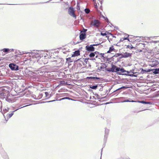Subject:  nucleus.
<instances>
[{
	"label": "nucleus",
	"mask_w": 159,
	"mask_h": 159,
	"mask_svg": "<svg viewBox=\"0 0 159 159\" xmlns=\"http://www.w3.org/2000/svg\"><path fill=\"white\" fill-rule=\"evenodd\" d=\"M138 70V72H135V70H130L129 71H127L126 70H107V71L113 72H116L117 74L122 75H125L133 77H140L139 75L141 74H146L148 72H150L152 70Z\"/></svg>",
	"instance_id": "1"
},
{
	"label": "nucleus",
	"mask_w": 159,
	"mask_h": 159,
	"mask_svg": "<svg viewBox=\"0 0 159 159\" xmlns=\"http://www.w3.org/2000/svg\"><path fill=\"white\" fill-rule=\"evenodd\" d=\"M100 71H98L96 70L95 71V70L91 72V73H89V75L91 76L89 77H87L86 79L88 81H90L91 83H97L99 82L100 81H102V79L101 77H98V76L100 75V72L101 71H105L106 73V71L108 72V71H107V70H99ZM109 72H112L111 71Z\"/></svg>",
	"instance_id": "2"
},
{
	"label": "nucleus",
	"mask_w": 159,
	"mask_h": 159,
	"mask_svg": "<svg viewBox=\"0 0 159 159\" xmlns=\"http://www.w3.org/2000/svg\"><path fill=\"white\" fill-rule=\"evenodd\" d=\"M100 24L99 20L93 19L91 21L90 25L94 27L98 28L100 26Z\"/></svg>",
	"instance_id": "3"
},
{
	"label": "nucleus",
	"mask_w": 159,
	"mask_h": 159,
	"mask_svg": "<svg viewBox=\"0 0 159 159\" xmlns=\"http://www.w3.org/2000/svg\"><path fill=\"white\" fill-rule=\"evenodd\" d=\"M62 63L61 62H59V61L57 60L52 61L51 64V66L52 67H58L61 66Z\"/></svg>",
	"instance_id": "4"
},
{
	"label": "nucleus",
	"mask_w": 159,
	"mask_h": 159,
	"mask_svg": "<svg viewBox=\"0 0 159 159\" xmlns=\"http://www.w3.org/2000/svg\"><path fill=\"white\" fill-rule=\"evenodd\" d=\"M68 12L69 14L71 16L76 18V16L75 13V10L74 8L71 7H70L68 9Z\"/></svg>",
	"instance_id": "5"
},
{
	"label": "nucleus",
	"mask_w": 159,
	"mask_h": 159,
	"mask_svg": "<svg viewBox=\"0 0 159 159\" xmlns=\"http://www.w3.org/2000/svg\"><path fill=\"white\" fill-rule=\"evenodd\" d=\"M127 87H125V86H123L119 88L116 90L114 91L112 93V95H114L116 94H118L121 91V89L123 88H126Z\"/></svg>",
	"instance_id": "6"
},
{
	"label": "nucleus",
	"mask_w": 159,
	"mask_h": 159,
	"mask_svg": "<svg viewBox=\"0 0 159 159\" xmlns=\"http://www.w3.org/2000/svg\"><path fill=\"white\" fill-rule=\"evenodd\" d=\"M14 112H12V113L10 114H7L5 115L3 114V116L5 118V120L6 121H7L9 118H10L14 114Z\"/></svg>",
	"instance_id": "7"
},
{
	"label": "nucleus",
	"mask_w": 159,
	"mask_h": 159,
	"mask_svg": "<svg viewBox=\"0 0 159 159\" xmlns=\"http://www.w3.org/2000/svg\"><path fill=\"white\" fill-rule=\"evenodd\" d=\"M109 130L107 129L106 128L105 129V135L104 137V142L105 143L107 141V136L108 134H109Z\"/></svg>",
	"instance_id": "8"
},
{
	"label": "nucleus",
	"mask_w": 159,
	"mask_h": 159,
	"mask_svg": "<svg viewBox=\"0 0 159 159\" xmlns=\"http://www.w3.org/2000/svg\"><path fill=\"white\" fill-rule=\"evenodd\" d=\"M9 66L11 70H19L18 66L15 64L10 63Z\"/></svg>",
	"instance_id": "9"
},
{
	"label": "nucleus",
	"mask_w": 159,
	"mask_h": 159,
	"mask_svg": "<svg viewBox=\"0 0 159 159\" xmlns=\"http://www.w3.org/2000/svg\"><path fill=\"white\" fill-rule=\"evenodd\" d=\"M86 49L89 51H93L95 50V48L93 45H91L90 46H87L86 47Z\"/></svg>",
	"instance_id": "10"
},
{
	"label": "nucleus",
	"mask_w": 159,
	"mask_h": 159,
	"mask_svg": "<svg viewBox=\"0 0 159 159\" xmlns=\"http://www.w3.org/2000/svg\"><path fill=\"white\" fill-rule=\"evenodd\" d=\"M131 53H130L128 52H125L123 54H121L120 55H121L122 57L124 58H126L129 57H130L131 56Z\"/></svg>",
	"instance_id": "11"
},
{
	"label": "nucleus",
	"mask_w": 159,
	"mask_h": 159,
	"mask_svg": "<svg viewBox=\"0 0 159 159\" xmlns=\"http://www.w3.org/2000/svg\"><path fill=\"white\" fill-rule=\"evenodd\" d=\"M99 67L102 69L105 68L106 70H109L107 68L106 65L105 63H102L99 65Z\"/></svg>",
	"instance_id": "12"
},
{
	"label": "nucleus",
	"mask_w": 159,
	"mask_h": 159,
	"mask_svg": "<svg viewBox=\"0 0 159 159\" xmlns=\"http://www.w3.org/2000/svg\"><path fill=\"white\" fill-rule=\"evenodd\" d=\"M137 102L142 103L144 104H150L151 105L152 104V103L151 102H147L145 101L144 100L142 101H136Z\"/></svg>",
	"instance_id": "13"
},
{
	"label": "nucleus",
	"mask_w": 159,
	"mask_h": 159,
	"mask_svg": "<svg viewBox=\"0 0 159 159\" xmlns=\"http://www.w3.org/2000/svg\"><path fill=\"white\" fill-rule=\"evenodd\" d=\"M24 71L26 75H28L29 76H31V75L34 73L31 70H25Z\"/></svg>",
	"instance_id": "14"
},
{
	"label": "nucleus",
	"mask_w": 159,
	"mask_h": 159,
	"mask_svg": "<svg viewBox=\"0 0 159 159\" xmlns=\"http://www.w3.org/2000/svg\"><path fill=\"white\" fill-rule=\"evenodd\" d=\"M129 35L128 34H127L126 37H124L123 38H121L120 39L119 42H123L125 40H128V41H129Z\"/></svg>",
	"instance_id": "15"
},
{
	"label": "nucleus",
	"mask_w": 159,
	"mask_h": 159,
	"mask_svg": "<svg viewBox=\"0 0 159 159\" xmlns=\"http://www.w3.org/2000/svg\"><path fill=\"white\" fill-rule=\"evenodd\" d=\"M80 51L79 50L75 51L74 52V54L72 55V57H74L75 56H78L80 55Z\"/></svg>",
	"instance_id": "16"
},
{
	"label": "nucleus",
	"mask_w": 159,
	"mask_h": 159,
	"mask_svg": "<svg viewBox=\"0 0 159 159\" xmlns=\"http://www.w3.org/2000/svg\"><path fill=\"white\" fill-rule=\"evenodd\" d=\"M86 34L85 33H82L80 34V40H83L86 38Z\"/></svg>",
	"instance_id": "17"
},
{
	"label": "nucleus",
	"mask_w": 159,
	"mask_h": 159,
	"mask_svg": "<svg viewBox=\"0 0 159 159\" xmlns=\"http://www.w3.org/2000/svg\"><path fill=\"white\" fill-rule=\"evenodd\" d=\"M89 86L90 88L94 90L96 89L98 87V85H96V84H95L94 85H89Z\"/></svg>",
	"instance_id": "18"
},
{
	"label": "nucleus",
	"mask_w": 159,
	"mask_h": 159,
	"mask_svg": "<svg viewBox=\"0 0 159 159\" xmlns=\"http://www.w3.org/2000/svg\"><path fill=\"white\" fill-rule=\"evenodd\" d=\"M122 102H137V101H134L133 100H132L131 99H125V100H124L123 101H121Z\"/></svg>",
	"instance_id": "19"
},
{
	"label": "nucleus",
	"mask_w": 159,
	"mask_h": 159,
	"mask_svg": "<svg viewBox=\"0 0 159 159\" xmlns=\"http://www.w3.org/2000/svg\"><path fill=\"white\" fill-rule=\"evenodd\" d=\"M109 70H124L123 69H120V68H117L116 66L113 65H111V68Z\"/></svg>",
	"instance_id": "20"
},
{
	"label": "nucleus",
	"mask_w": 159,
	"mask_h": 159,
	"mask_svg": "<svg viewBox=\"0 0 159 159\" xmlns=\"http://www.w3.org/2000/svg\"><path fill=\"white\" fill-rule=\"evenodd\" d=\"M115 50L114 46H112L110 48L109 50L107 51V53H110L111 52L114 51Z\"/></svg>",
	"instance_id": "21"
},
{
	"label": "nucleus",
	"mask_w": 159,
	"mask_h": 159,
	"mask_svg": "<svg viewBox=\"0 0 159 159\" xmlns=\"http://www.w3.org/2000/svg\"><path fill=\"white\" fill-rule=\"evenodd\" d=\"M97 53H98V52H95L94 53L93 52L89 54V56L90 57H91V58L95 56V54L96 55L97 54Z\"/></svg>",
	"instance_id": "22"
},
{
	"label": "nucleus",
	"mask_w": 159,
	"mask_h": 159,
	"mask_svg": "<svg viewBox=\"0 0 159 159\" xmlns=\"http://www.w3.org/2000/svg\"><path fill=\"white\" fill-rule=\"evenodd\" d=\"M2 51L4 52H10V49L9 48H4L2 50Z\"/></svg>",
	"instance_id": "23"
},
{
	"label": "nucleus",
	"mask_w": 159,
	"mask_h": 159,
	"mask_svg": "<svg viewBox=\"0 0 159 159\" xmlns=\"http://www.w3.org/2000/svg\"><path fill=\"white\" fill-rule=\"evenodd\" d=\"M28 105H25V106H23V107H21V106H19V107H18V108H17V109H16L14 111H12V112H15V111H17V110H18L19 109H20V108H23V107H27V106H28Z\"/></svg>",
	"instance_id": "24"
},
{
	"label": "nucleus",
	"mask_w": 159,
	"mask_h": 159,
	"mask_svg": "<svg viewBox=\"0 0 159 159\" xmlns=\"http://www.w3.org/2000/svg\"><path fill=\"white\" fill-rule=\"evenodd\" d=\"M153 70V71L152 72H153L154 75L159 74V70H152V71Z\"/></svg>",
	"instance_id": "25"
},
{
	"label": "nucleus",
	"mask_w": 159,
	"mask_h": 159,
	"mask_svg": "<svg viewBox=\"0 0 159 159\" xmlns=\"http://www.w3.org/2000/svg\"><path fill=\"white\" fill-rule=\"evenodd\" d=\"M134 47H133V46L132 45V44H130V45H126V48H129V49H132L133 48H134Z\"/></svg>",
	"instance_id": "26"
},
{
	"label": "nucleus",
	"mask_w": 159,
	"mask_h": 159,
	"mask_svg": "<svg viewBox=\"0 0 159 159\" xmlns=\"http://www.w3.org/2000/svg\"><path fill=\"white\" fill-rule=\"evenodd\" d=\"M69 99V100H72L71 98H69V97H64V98H63L59 100L60 101V100H64V99Z\"/></svg>",
	"instance_id": "27"
},
{
	"label": "nucleus",
	"mask_w": 159,
	"mask_h": 159,
	"mask_svg": "<svg viewBox=\"0 0 159 159\" xmlns=\"http://www.w3.org/2000/svg\"><path fill=\"white\" fill-rule=\"evenodd\" d=\"M108 33V32H106L105 33H103V32H102L101 33V34L102 36H106L107 34Z\"/></svg>",
	"instance_id": "28"
},
{
	"label": "nucleus",
	"mask_w": 159,
	"mask_h": 159,
	"mask_svg": "<svg viewBox=\"0 0 159 159\" xmlns=\"http://www.w3.org/2000/svg\"><path fill=\"white\" fill-rule=\"evenodd\" d=\"M84 11H85V13L87 14L89 13L90 11V10L88 8L85 9Z\"/></svg>",
	"instance_id": "29"
},
{
	"label": "nucleus",
	"mask_w": 159,
	"mask_h": 159,
	"mask_svg": "<svg viewBox=\"0 0 159 159\" xmlns=\"http://www.w3.org/2000/svg\"><path fill=\"white\" fill-rule=\"evenodd\" d=\"M3 71H4L5 72V70H2ZM10 71V70H7V71H6L5 72H6V74H4L3 75H8L9 74V72Z\"/></svg>",
	"instance_id": "30"
},
{
	"label": "nucleus",
	"mask_w": 159,
	"mask_h": 159,
	"mask_svg": "<svg viewBox=\"0 0 159 159\" xmlns=\"http://www.w3.org/2000/svg\"><path fill=\"white\" fill-rule=\"evenodd\" d=\"M60 84H62V85H64V84H66V82L64 80L60 81Z\"/></svg>",
	"instance_id": "31"
},
{
	"label": "nucleus",
	"mask_w": 159,
	"mask_h": 159,
	"mask_svg": "<svg viewBox=\"0 0 159 159\" xmlns=\"http://www.w3.org/2000/svg\"><path fill=\"white\" fill-rule=\"evenodd\" d=\"M100 55V57L101 58H105L104 57V53H100V54H99Z\"/></svg>",
	"instance_id": "32"
},
{
	"label": "nucleus",
	"mask_w": 159,
	"mask_h": 159,
	"mask_svg": "<svg viewBox=\"0 0 159 159\" xmlns=\"http://www.w3.org/2000/svg\"><path fill=\"white\" fill-rule=\"evenodd\" d=\"M8 111V108H7V109H5L3 110V112H4V115H5V113L6 112H7Z\"/></svg>",
	"instance_id": "33"
},
{
	"label": "nucleus",
	"mask_w": 159,
	"mask_h": 159,
	"mask_svg": "<svg viewBox=\"0 0 159 159\" xmlns=\"http://www.w3.org/2000/svg\"><path fill=\"white\" fill-rule=\"evenodd\" d=\"M95 95L96 96V97L97 98V99H102V98H100L99 97V95H98V94L96 93L95 94Z\"/></svg>",
	"instance_id": "34"
},
{
	"label": "nucleus",
	"mask_w": 159,
	"mask_h": 159,
	"mask_svg": "<svg viewBox=\"0 0 159 159\" xmlns=\"http://www.w3.org/2000/svg\"><path fill=\"white\" fill-rule=\"evenodd\" d=\"M87 31V30L86 29H84V28H83V30L82 31H81V33H82V32H85Z\"/></svg>",
	"instance_id": "35"
},
{
	"label": "nucleus",
	"mask_w": 159,
	"mask_h": 159,
	"mask_svg": "<svg viewBox=\"0 0 159 159\" xmlns=\"http://www.w3.org/2000/svg\"><path fill=\"white\" fill-rule=\"evenodd\" d=\"M45 97L46 98H47L48 96L49 95V94L48 92H45Z\"/></svg>",
	"instance_id": "36"
},
{
	"label": "nucleus",
	"mask_w": 159,
	"mask_h": 159,
	"mask_svg": "<svg viewBox=\"0 0 159 159\" xmlns=\"http://www.w3.org/2000/svg\"><path fill=\"white\" fill-rule=\"evenodd\" d=\"M96 85H98V87H103V85H102V84H96Z\"/></svg>",
	"instance_id": "37"
},
{
	"label": "nucleus",
	"mask_w": 159,
	"mask_h": 159,
	"mask_svg": "<svg viewBox=\"0 0 159 159\" xmlns=\"http://www.w3.org/2000/svg\"><path fill=\"white\" fill-rule=\"evenodd\" d=\"M56 100H51V101H48L47 102H52L55 101Z\"/></svg>",
	"instance_id": "38"
},
{
	"label": "nucleus",
	"mask_w": 159,
	"mask_h": 159,
	"mask_svg": "<svg viewBox=\"0 0 159 159\" xmlns=\"http://www.w3.org/2000/svg\"><path fill=\"white\" fill-rule=\"evenodd\" d=\"M103 87H101V88L99 89V91H102L103 90Z\"/></svg>",
	"instance_id": "39"
},
{
	"label": "nucleus",
	"mask_w": 159,
	"mask_h": 159,
	"mask_svg": "<svg viewBox=\"0 0 159 159\" xmlns=\"http://www.w3.org/2000/svg\"><path fill=\"white\" fill-rule=\"evenodd\" d=\"M71 59L69 57L68 58H66V61H70V62H71V61H70V60Z\"/></svg>",
	"instance_id": "40"
},
{
	"label": "nucleus",
	"mask_w": 159,
	"mask_h": 159,
	"mask_svg": "<svg viewBox=\"0 0 159 159\" xmlns=\"http://www.w3.org/2000/svg\"><path fill=\"white\" fill-rule=\"evenodd\" d=\"M6 100L9 102H10L11 101V100L10 99H8V98L6 99Z\"/></svg>",
	"instance_id": "41"
},
{
	"label": "nucleus",
	"mask_w": 159,
	"mask_h": 159,
	"mask_svg": "<svg viewBox=\"0 0 159 159\" xmlns=\"http://www.w3.org/2000/svg\"><path fill=\"white\" fill-rule=\"evenodd\" d=\"M43 61H46V60H47V59H46L45 58H43Z\"/></svg>",
	"instance_id": "42"
},
{
	"label": "nucleus",
	"mask_w": 159,
	"mask_h": 159,
	"mask_svg": "<svg viewBox=\"0 0 159 159\" xmlns=\"http://www.w3.org/2000/svg\"><path fill=\"white\" fill-rule=\"evenodd\" d=\"M0 94L1 95V96H3V93L2 92H1V93H0Z\"/></svg>",
	"instance_id": "43"
},
{
	"label": "nucleus",
	"mask_w": 159,
	"mask_h": 159,
	"mask_svg": "<svg viewBox=\"0 0 159 159\" xmlns=\"http://www.w3.org/2000/svg\"><path fill=\"white\" fill-rule=\"evenodd\" d=\"M148 70H151V69H148ZM152 70H159V68H156V69H152Z\"/></svg>",
	"instance_id": "44"
},
{
	"label": "nucleus",
	"mask_w": 159,
	"mask_h": 159,
	"mask_svg": "<svg viewBox=\"0 0 159 159\" xmlns=\"http://www.w3.org/2000/svg\"><path fill=\"white\" fill-rule=\"evenodd\" d=\"M51 96H52V95H51V94H50V96H49V97H48V98H50L51 97Z\"/></svg>",
	"instance_id": "45"
},
{
	"label": "nucleus",
	"mask_w": 159,
	"mask_h": 159,
	"mask_svg": "<svg viewBox=\"0 0 159 159\" xmlns=\"http://www.w3.org/2000/svg\"><path fill=\"white\" fill-rule=\"evenodd\" d=\"M110 102H107L105 103L106 104H109L110 103Z\"/></svg>",
	"instance_id": "46"
},
{
	"label": "nucleus",
	"mask_w": 159,
	"mask_h": 159,
	"mask_svg": "<svg viewBox=\"0 0 159 159\" xmlns=\"http://www.w3.org/2000/svg\"><path fill=\"white\" fill-rule=\"evenodd\" d=\"M98 57V56L97 55H96V56L95 57H96V58H97Z\"/></svg>",
	"instance_id": "47"
},
{
	"label": "nucleus",
	"mask_w": 159,
	"mask_h": 159,
	"mask_svg": "<svg viewBox=\"0 0 159 159\" xmlns=\"http://www.w3.org/2000/svg\"><path fill=\"white\" fill-rule=\"evenodd\" d=\"M40 95H41L40 96L41 97H42L43 96V94L42 93H41Z\"/></svg>",
	"instance_id": "48"
},
{
	"label": "nucleus",
	"mask_w": 159,
	"mask_h": 159,
	"mask_svg": "<svg viewBox=\"0 0 159 159\" xmlns=\"http://www.w3.org/2000/svg\"><path fill=\"white\" fill-rule=\"evenodd\" d=\"M124 98H120V99H124Z\"/></svg>",
	"instance_id": "49"
},
{
	"label": "nucleus",
	"mask_w": 159,
	"mask_h": 159,
	"mask_svg": "<svg viewBox=\"0 0 159 159\" xmlns=\"http://www.w3.org/2000/svg\"><path fill=\"white\" fill-rule=\"evenodd\" d=\"M127 34H125V37H126V35H127Z\"/></svg>",
	"instance_id": "50"
},
{
	"label": "nucleus",
	"mask_w": 159,
	"mask_h": 159,
	"mask_svg": "<svg viewBox=\"0 0 159 159\" xmlns=\"http://www.w3.org/2000/svg\"><path fill=\"white\" fill-rule=\"evenodd\" d=\"M102 151H101V155L102 154Z\"/></svg>",
	"instance_id": "51"
},
{
	"label": "nucleus",
	"mask_w": 159,
	"mask_h": 159,
	"mask_svg": "<svg viewBox=\"0 0 159 159\" xmlns=\"http://www.w3.org/2000/svg\"><path fill=\"white\" fill-rule=\"evenodd\" d=\"M46 63H47V62H43L44 64H45Z\"/></svg>",
	"instance_id": "52"
},
{
	"label": "nucleus",
	"mask_w": 159,
	"mask_h": 159,
	"mask_svg": "<svg viewBox=\"0 0 159 159\" xmlns=\"http://www.w3.org/2000/svg\"><path fill=\"white\" fill-rule=\"evenodd\" d=\"M156 65L157 64V63H158V62H156Z\"/></svg>",
	"instance_id": "53"
},
{
	"label": "nucleus",
	"mask_w": 159,
	"mask_h": 159,
	"mask_svg": "<svg viewBox=\"0 0 159 159\" xmlns=\"http://www.w3.org/2000/svg\"><path fill=\"white\" fill-rule=\"evenodd\" d=\"M36 72H37L38 71H39V70H35Z\"/></svg>",
	"instance_id": "54"
},
{
	"label": "nucleus",
	"mask_w": 159,
	"mask_h": 159,
	"mask_svg": "<svg viewBox=\"0 0 159 159\" xmlns=\"http://www.w3.org/2000/svg\"><path fill=\"white\" fill-rule=\"evenodd\" d=\"M85 72V71H84V72ZM81 72H81H84V71H83V72L81 71V72Z\"/></svg>",
	"instance_id": "55"
},
{
	"label": "nucleus",
	"mask_w": 159,
	"mask_h": 159,
	"mask_svg": "<svg viewBox=\"0 0 159 159\" xmlns=\"http://www.w3.org/2000/svg\"><path fill=\"white\" fill-rule=\"evenodd\" d=\"M105 74V73H104V74H103V75H104Z\"/></svg>",
	"instance_id": "56"
},
{
	"label": "nucleus",
	"mask_w": 159,
	"mask_h": 159,
	"mask_svg": "<svg viewBox=\"0 0 159 159\" xmlns=\"http://www.w3.org/2000/svg\"><path fill=\"white\" fill-rule=\"evenodd\" d=\"M120 54H119L118 55V56H120Z\"/></svg>",
	"instance_id": "57"
},
{
	"label": "nucleus",
	"mask_w": 159,
	"mask_h": 159,
	"mask_svg": "<svg viewBox=\"0 0 159 159\" xmlns=\"http://www.w3.org/2000/svg\"><path fill=\"white\" fill-rule=\"evenodd\" d=\"M67 70H65V71H67Z\"/></svg>",
	"instance_id": "58"
},
{
	"label": "nucleus",
	"mask_w": 159,
	"mask_h": 159,
	"mask_svg": "<svg viewBox=\"0 0 159 159\" xmlns=\"http://www.w3.org/2000/svg\"><path fill=\"white\" fill-rule=\"evenodd\" d=\"M127 159H129V158H128Z\"/></svg>",
	"instance_id": "59"
},
{
	"label": "nucleus",
	"mask_w": 159,
	"mask_h": 159,
	"mask_svg": "<svg viewBox=\"0 0 159 159\" xmlns=\"http://www.w3.org/2000/svg\"><path fill=\"white\" fill-rule=\"evenodd\" d=\"M15 70V71H16V70Z\"/></svg>",
	"instance_id": "60"
},
{
	"label": "nucleus",
	"mask_w": 159,
	"mask_h": 159,
	"mask_svg": "<svg viewBox=\"0 0 159 159\" xmlns=\"http://www.w3.org/2000/svg\"><path fill=\"white\" fill-rule=\"evenodd\" d=\"M94 0H93V1H94Z\"/></svg>",
	"instance_id": "61"
}]
</instances>
